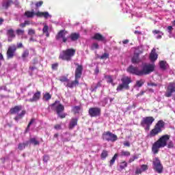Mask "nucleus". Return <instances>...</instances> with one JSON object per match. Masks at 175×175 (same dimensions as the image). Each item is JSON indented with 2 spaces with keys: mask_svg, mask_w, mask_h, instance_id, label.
<instances>
[{
  "mask_svg": "<svg viewBox=\"0 0 175 175\" xmlns=\"http://www.w3.org/2000/svg\"><path fill=\"white\" fill-rule=\"evenodd\" d=\"M51 107L52 108V110L56 111L59 118H65L66 117V113L61 114V113L65 110V107L64 105L61 104L59 101H55V103L51 105Z\"/></svg>",
  "mask_w": 175,
  "mask_h": 175,
  "instance_id": "obj_5",
  "label": "nucleus"
},
{
  "mask_svg": "<svg viewBox=\"0 0 175 175\" xmlns=\"http://www.w3.org/2000/svg\"><path fill=\"white\" fill-rule=\"evenodd\" d=\"M143 53L140 51L139 53H134L133 57L131 59L132 64H140L142 62V59H140L139 55Z\"/></svg>",
  "mask_w": 175,
  "mask_h": 175,
  "instance_id": "obj_16",
  "label": "nucleus"
},
{
  "mask_svg": "<svg viewBox=\"0 0 175 175\" xmlns=\"http://www.w3.org/2000/svg\"><path fill=\"white\" fill-rule=\"evenodd\" d=\"M77 66L75 69V81H68V83L66 85L67 88H74L79 85V79H81V75H83V66L79 64V63L75 64Z\"/></svg>",
  "mask_w": 175,
  "mask_h": 175,
  "instance_id": "obj_3",
  "label": "nucleus"
},
{
  "mask_svg": "<svg viewBox=\"0 0 175 175\" xmlns=\"http://www.w3.org/2000/svg\"><path fill=\"white\" fill-rule=\"evenodd\" d=\"M155 51H156L155 49H153L150 54V59L152 62H154V61H157V59H158V54H157V53Z\"/></svg>",
  "mask_w": 175,
  "mask_h": 175,
  "instance_id": "obj_22",
  "label": "nucleus"
},
{
  "mask_svg": "<svg viewBox=\"0 0 175 175\" xmlns=\"http://www.w3.org/2000/svg\"><path fill=\"white\" fill-rule=\"evenodd\" d=\"M35 33H36V31H35V29H28L27 34L29 35V36H32L33 35H35Z\"/></svg>",
  "mask_w": 175,
  "mask_h": 175,
  "instance_id": "obj_42",
  "label": "nucleus"
},
{
  "mask_svg": "<svg viewBox=\"0 0 175 175\" xmlns=\"http://www.w3.org/2000/svg\"><path fill=\"white\" fill-rule=\"evenodd\" d=\"M122 83L119 84L116 88V91L120 92V91H122L123 90H126L128 91L130 88L129 84L132 83V79L129 77H124L121 78Z\"/></svg>",
  "mask_w": 175,
  "mask_h": 175,
  "instance_id": "obj_6",
  "label": "nucleus"
},
{
  "mask_svg": "<svg viewBox=\"0 0 175 175\" xmlns=\"http://www.w3.org/2000/svg\"><path fill=\"white\" fill-rule=\"evenodd\" d=\"M159 66H160L161 69H162L163 70H166V69L167 68V63L163 60H161L159 62Z\"/></svg>",
  "mask_w": 175,
  "mask_h": 175,
  "instance_id": "obj_29",
  "label": "nucleus"
},
{
  "mask_svg": "<svg viewBox=\"0 0 175 175\" xmlns=\"http://www.w3.org/2000/svg\"><path fill=\"white\" fill-rule=\"evenodd\" d=\"M95 75H98L99 73V67H96L95 70H94Z\"/></svg>",
  "mask_w": 175,
  "mask_h": 175,
  "instance_id": "obj_57",
  "label": "nucleus"
},
{
  "mask_svg": "<svg viewBox=\"0 0 175 175\" xmlns=\"http://www.w3.org/2000/svg\"><path fill=\"white\" fill-rule=\"evenodd\" d=\"M43 162H44L45 163H47V162H49V161H50V156L45 154L43 156V159H42Z\"/></svg>",
  "mask_w": 175,
  "mask_h": 175,
  "instance_id": "obj_44",
  "label": "nucleus"
},
{
  "mask_svg": "<svg viewBox=\"0 0 175 175\" xmlns=\"http://www.w3.org/2000/svg\"><path fill=\"white\" fill-rule=\"evenodd\" d=\"M105 79L107 80V83L108 84H110L111 83H113V77L111 75H105Z\"/></svg>",
  "mask_w": 175,
  "mask_h": 175,
  "instance_id": "obj_35",
  "label": "nucleus"
},
{
  "mask_svg": "<svg viewBox=\"0 0 175 175\" xmlns=\"http://www.w3.org/2000/svg\"><path fill=\"white\" fill-rule=\"evenodd\" d=\"M24 16L27 17V18H32L35 16H36V12L32 10L31 11H25Z\"/></svg>",
  "mask_w": 175,
  "mask_h": 175,
  "instance_id": "obj_25",
  "label": "nucleus"
},
{
  "mask_svg": "<svg viewBox=\"0 0 175 175\" xmlns=\"http://www.w3.org/2000/svg\"><path fill=\"white\" fill-rule=\"evenodd\" d=\"M29 55V50L25 49L23 53H22V58L25 59Z\"/></svg>",
  "mask_w": 175,
  "mask_h": 175,
  "instance_id": "obj_36",
  "label": "nucleus"
},
{
  "mask_svg": "<svg viewBox=\"0 0 175 175\" xmlns=\"http://www.w3.org/2000/svg\"><path fill=\"white\" fill-rule=\"evenodd\" d=\"M25 25H29V24H31V23L29 22V21H25Z\"/></svg>",
  "mask_w": 175,
  "mask_h": 175,
  "instance_id": "obj_63",
  "label": "nucleus"
},
{
  "mask_svg": "<svg viewBox=\"0 0 175 175\" xmlns=\"http://www.w3.org/2000/svg\"><path fill=\"white\" fill-rule=\"evenodd\" d=\"M152 167L153 170H154L156 173H159V174L163 173V165H162V163H161V160L159 157H155L153 159Z\"/></svg>",
  "mask_w": 175,
  "mask_h": 175,
  "instance_id": "obj_9",
  "label": "nucleus"
},
{
  "mask_svg": "<svg viewBox=\"0 0 175 175\" xmlns=\"http://www.w3.org/2000/svg\"><path fill=\"white\" fill-rule=\"evenodd\" d=\"M6 33L8 36V42H12V39H14V38H16V34L14 33V30L13 29H8Z\"/></svg>",
  "mask_w": 175,
  "mask_h": 175,
  "instance_id": "obj_21",
  "label": "nucleus"
},
{
  "mask_svg": "<svg viewBox=\"0 0 175 175\" xmlns=\"http://www.w3.org/2000/svg\"><path fill=\"white\" fill-rule=\"evenodd\" d=\"M148 85L150 87H157L158 85L155 83H148Z\"/></svg>",
  "mask_w": 175,
  "mask_h": 175,
  "instance_id": "obj_55",
  "label": "nucleus"
},
{
  "mask_svg": "<svg viewBox=\"0 0 175 175\" xmlns=\"http://www.w3.org/2000/svg\"><path fill=\"white\" fill-rule=\"evenodd\" d=\"M28 144H29V142H26L23 143H19L18 144V150L19 151H23V150H25V147L28 146Z\"/></svg>",
  "mask_w": 175,
  "mask_h": 175,
  "instance_id": "obj_27",
  "label": "nucleus"
},
{
  "mask_svg": "<svg viewBox=\"0 0 175 175\" xmlns=\"http://www.w3.org/2000/svg\"><path fill=\"white\" fill-rule=\"evenodd\" d=\"M44 100H50V99H51V94H50V93L46 92L44 94Z\"/></svg>",
  "mask_w": 175,
  "mask_h": 175,
  "instance_id": "obj_39",
  "label": "nucleus"
},
{
  "mask_svg": "<svg viewBox=\"0 0 175 175\" xmlns=\"http://www.w3.org/2000/svg\"><path fill=\"white\" fill-rule=\"evenodd\" d=\"M118 157V154H115L114 156L112 157L111 161H109L110 166H113L114 165V163L116 162V159H117V157Z\"/></svg>",
  "mask_w": 175,
  "mask_h": 175,
  "instance_id": "obj_37",
  "label": "nucleus"
},
{
  "mask_svg": "<svg viewBox=\"0 0 175 175\" xmlns=\"http://www.w3.org/2000/svg\"><path fill=\"white\" fill-rule=\"evenodd\" d=\"M142 173H143L142 168L136 167L135 174H142Z\"/></svg>",
  "mask_w": 175,
  "mask_h": 175,
  "instance_id": "obj_49",
  "label": "nucleus"
},
{
  "mask_svg": "<svg viewBox=\"0 0 175 175\" xmlns=\"http://www.w3.org/2000/svg\"><path fill=\"white\" fill-rule=\"evenodd\" d=\"M40 99V92L37 91L33 95V97L27 100V102H30V103H33V102H38Z\"/></svg>",
  "mask_w": 175,
  "mask_h": 175,
  "instance_id": "obj_20",
  "label": "nucleus"
},
{
  "mask_svg": "<svg viewBox=\"0 0 175 175\" xmlns=\"http://www.w3.org/2000/svg\"><path fill=\"white\" fill-rule=\"evenodd\" d=\"M58 63H55L51 65V68L53 69V70H57L58 69Z\"/></svg>",
  "mask_w": 175,
  "mask_h": 175,
  "instance_id": "obj_48",
  "label": "nucleus"
},
{
  "mask_svg": "<svg viewBox=\"0 0 175 175\" xmlns=\"http://www.w3.org/2000/svg\"><path fill=\"white\" fill-rule=\"evenodd\" d=\"M102 139L103 140H106V142H117L118 137H117L116 135L113 134V133L110 131H105L103 133L102 135Z\"/></svg>",
  "mask_w": 175,
  "mask_h": 175,
  "instance_id": "obj_10",
  "label": "nucleus"
},
{
  "mask_svg": "<svg viewBox=\"0 0 175 175\" xmlns=\"http://www.w3.org/2000/svg\"><path fill=\"white\" fill-rule=\"evenodd\" d=\"M152 32L153 33H156V34L161 33V31H159V30H153Z\"/></svg>",
  "mask_w": 175,
  "mask_h": 175,
  "instance_id": "obj_64",
  "label": "nucleus"
},
{
  "mask_svg": "<svg viewBox=\"0 0 175 175\" xmlns=\"http://www.w3.org/2000/svg\"><path fill=\"white\" fill-rule=\"evenodd\" d=\"M17 50L16 45H12L8 47L7 50V59H12L14 57V54Z\"/></svg>",
  "mask_w": 175,
  "mask_h": 175,
  "instance_id": "obj_14",
  "label": "nucleus"
},
{
  "mask_svg": "<svg viewBox=\"0 0 175 175\" xmlns=\"http://www.w3.org/2000/svg\"><path fill=\"white\" fill-rule=\"evenodd\" d=\"M29 143L31 144H33L34 146H39V144H40V142H39V141H38V139L35 137L30 138Z\"/></svg>",
  "mask_w": 175,
  "mask_h": 175,
  "instance_id": "obj_30",
  "label": "nucleus"
},
{
  "mask_svg": "<svg viewBox=\"0 0 175 175\" xmlns=\"http://www.w3.org/2000/svg\"><path fill=\"white\" fill-rule=\"evenodd\" d=\"M36 120L35 118H31L30 122H29L26 130H25V133H27V132H29V128H31V126L32 125V124H33V122H35Z\"/></svg>",
  "mask_w": 175,
  "mask_h": 175,
  "instance_id": "obj_33",
  "label": "nucleus"
},
{
  "mask_svg": "<svg viewBox=\"0 0 175 175\" xmlns=\"http://www.w3.org/2000/svg\"><path fill=\"white\" fill-rule=\"evenodd\" d=\"M168 32L169 33H172V31L173 30V27L172 26H168L167 27Z\"/></svg>",
  "mask_w": 175,
  "mask_h": 175,
  "instance_id": "obj_56",
  "label": "nucleus"
},
{
  "mask_svg": "<svg viewBox=\"0 0 175 175\" xmlns=\"http://www.w3.org/2000/svg\"><path fill=\"white\" fill-rule=\"evenodd\" d=\"M119 155L120 157H121V158H122L123 157H131V152L128 150H122L120 152Z\"/></svg>",
  "mask_w": 175,
  "mask_h": 175,
  "instance_id": "obj_28",
  "label": "nucleus"
},
{
  "mask_svg": "<svg viewBox=\"0 0 175 175\" xmlns=\"http://www.w3.org/2000/svg\"><path fill=\"white\" fill-rule=\"evenodd\" d=\"M135 159L133 158V157H132L131 158L129 159V163H132V162H134Z\"/></svg>",
  "mask_w": 175,
  "mask_h": 175,
  "instance_id": "obj_60",
  "label": "nucleus"
},
{
  "mask_svg": "<svg viewBox=\"0 0 175 175\" xmlns=\"http://www.w3.org/2000/svg\"><path fill=\"white\" fill-rule=\"evenodd\" d=\"M89 116L92 117H99L102 113V109L99 107H90L88 110Z\"/></svg>",
  "mask_w": 175,
  "mask_h": 175,
  "instance_id": "obj_12",
  "label": "nucleus"
},
{
  "mask_svg": "<svg viewBox=\"0 0 175 175\" xmlns=\"http://www.w3.org/2000/svg\"><path fill=\"white\" fill-rule=\"evenodd\" d=\"M23 47V43L20 42L17 44V49H21Z\"/></svg>",
  "mask_w": 175,
  "mask_h": 175,
  "instance_id": "obj_59",
  "label": "nucleus"
},
{
  "mask_svg": "<svg viewBox=\"0 0 175 175\" xmlns=\"http://www.w3.org/2000/svg\"><path fill=\"white\" fill-rule=\"evenodd\" d=\"M59 80V81H62V83H67V84L69 83V79L65 76L60 77Z\"/></svg>",
  "mask_w": 175,
  "mask_h": 175,
  "instance_id": "obj_38",
  "label": "nucleus"
},
{
  "mask_svg": "<svg viewBox=\"0 0 175 175\" xmlns=\"http://www.w3.org/2000/svg\"><path fill=\"white\" fill-rule=\"evenodd\" d=\"M127 166H128V163H126V161H123L120 163V169H122V170L125 169V167H127Z\"/></svg>",
  "mask_w": 175,
  "mask_h": 175,
  "instance_id": "obj_43",
  "label": "nucleus"
},
{
  "mask_svg": "<svg viewBox=\"0 0 175 175\" xmlns=\"http://www.w3.org/2000/svg\"><path fill=\"white\" fill-rule=\"evenodd\" d=\"M170 135H162L157 141H156L152 146V152L155 155L159 152V148L167 147V148H174V144L173 141H170ZM167 142H169L167 143Z\"/></svg>",
  "mask_w": 175,
  "mask_h": 175,
  "instance_id": "obj_1",
  "label": "nucleus"
},
{
  "mask_svg": "<svg viewBox=\"0 0 175 175\" xmlns=\"http://www.w3.org/2000/svg\"><path fill=\"white\" fill-rule=\"evenodd\" d=\"M54 129H55L56 131H59L62 129V126H61V124H55L54 126Z\"/></svg>",
  "mask_w": 175,
  "mask_h": 175,
  "instance_id": "obj_50",
  "label": "nucleus"
},
{
  "mask_svg": "<svg viewBox=\"0 0 175 175\" xmlns=\"http://www.w3.org/2000/svg\"><path fill=\"white\" fill-rule=\"evenodd\" d=\"M142 95H144V92H141L140 93L137 94V96H142Z\"/></svg>",
  "mask_w": 175,
  "mask_h": 175,
  "instance_id": "obj_62",
  "label": "nucleus"
},
{
  "mask_svg": "<svg viewBox=\"0 0 175 175\" xmlns=\"http://www.w3.org/2000/svg\"><path fill=\"white\" fill-rule=\"evenodd\" d=\"M75 54L76 49L73 48L67 49L62 51L59 54V59H62V61H67V62H69V61H72V58L75 57Z\"/></svg>",
  "mask_w": 175,
  "mask_h": 175,
  "instance_id": "obj_4",
  "label": "nucleus"
},
{
  "mask_svg": "<svg viewBox=\"0 0 175 175\" xmlns=\"http://www.w3.org/2000/svg\"><path fill=\"white\" fill-rule=\"evenodd\" d=\"M21 110H23V106L16 105L10 109L9 113L11 115L18 114V112L21 111Z\"/></svg>",
  "mask_w": 175,
  "mask_h": 175,
  "instance_id": "obj_18",
  "label": "nucleus"
},
{
  "mask_svg": "<svg viewBox=\"0 0 175 175\" xmlns=\"http://www.w3.org/2000/svg\"><path fill=\"white\" fill-rule=\"evenodd\" d=\"M155 66L154 64H148L142 66V68L140 70L139 67L134 66L133 65H130L127 69L126 72L130 73V75H135V76H147L150 75L152 72H154Z\"/></svg>",
  "mask_w": 175,
  "mask_h": 175,
  "instance_id": "obj_2",
  "label": "nucleus"
},
{
  "mask_svg": "<svg viewBox=\"0 0 175 175\" xmlns=\"http://www.w3.org/2000/svg\"><path fill=\"white\" fill-rule=\"evenodd\" d=\"M109 157V152L106 150H103L100 154L101 159H105Z\"/></svg>",
  "mask_w": 175,
  "mask_h": 175,
  "instance_id": "obj_32",
  "label": "nucleus"
},
{
  "mask_svg": "<svg viewBox=\"0 0 175 175\" xmlns=\"http://www.w3.org/2000/svg\"><path fill=\"white\" fill-rule=\"evenodd\" d=\"M165 126V122L163 120H159L155 124L153 129L150 132V137H154L157 135H159L162 132V128Z\"/></svg>",
  "mask_w": 175,
  "mask_h": 175,
  "instance_id": "obj_7",
  "label": "nucleus"
},
{
  "mask_svg": "<svg viewBox=\"0 0 175 175\" xmlns=\"http://www.w3.org/2000/svg\"><path fill=\"white\" fill-rule=\"evenodd\" d=\"M68 38H70L71 42H76V40H79V39H80V33H72Z\"/></svg>",
  "mask_w": 175,
  "mask_h": 175,
  "instance_id": "obj_23",
  "label": "nucleus"
},
{
  "mask_svg": "<svg viewBox=\"0 0 175 175\" xmlns=\"http://www.w3.org/2000/svg\"><path fill=\"white\" fill-rule=\"evenodd\" d=\"M14 2L13 0H3L1 3L3 9L5 10H8L12 5H13Z\"/></svg>",
  "mask_w": 175,
  "mask_h": 175,
  "instance_id": "obj_19",
  "label": "nucleus"
},
{
  "mask_svg": "<svg viewBox=\"0 0 175 175\" xmlns=\"http://www.w3.org/2000/svg\"><path fill=\"white\" fill-rule=\"evenodd\" d=\"M77 122H79V118H72L68 124V129H75V126H77Z\"/></svg>",
  "mask_w": 175,
  "mask_h": 175,
  "instance_id": "obj_17",
  "label": "nucleus"
},
{
  "mask_svg": "<svg viewBox=\"0 0 175 175\" xmlns=\"http://www.w3.org/2000/svg\"><path fill=\"white\" fill-rule=\"evenodd\" d=\"M102 87V81H98L96 85L94 86V88L91 89V92H96V90H98V88Z\"/></svg>",
  "mask_w": 175,
  "mask_h": 175,
  "instance_id": "obj_31",
  "label": "nucleus"
},
{
  "mask_svg": "<svg viewBox=\"0 0 175 175\" xmlns=\"http://www.w3.org/2000/svg\"><path fill=\"white\" fill-rule=\"evenodd\" d=\"M19 27H21V28H25L27 26H26V25H25V23L24 22L23 23H21L19 25Z\"/></svg>",
  "mask_w": 175,
  "mask_h": 175,
  "instance_id": "obj_58",
  "label": "nucleus"
},
{
  "mask_svg": "<svg viewBox=\"0 0 175 175\" xmlns=\"http://www.w3.org/2000/svg\"><path fill=\"white\" fill-rule=\"evenodd\" d=\"M67 33L66 30H60L55 36L56 40H61L62 39L63 43H66L68 42V38H66Z\"/></svg>",
  "mask_w": 175,
  "mask_h": 175,
  "instance_id": "obj_13",
  "label": "nucleus"
},
{
  "mask_svg": "<svg viewBox=\"0 0 175 175\" xmlns=\"http://www.w3.org/2000/svg\"><path fill=\"white\" fill-rule=\"evenodd\" d=\"M155 121V118L152 116H146L145 118H143L140 125L143 128H144L145 131H150V128H151V126L152 125V122Z\"/></svg>",
  "mask_w": 175,
  "mask_h": 175,
  "instance_id": "obj_8",
  "label": "nucleus"
},
{
  "mask_svg": "<svg viewBox=\"0 0 175 175\" xmlns=\"http://www.w3.org/2000/svg\"><path fill=\"white\" fill-rule=\"evenodd\" d=\"M92 48L93 49H99V44H98V43H93L92 45Z\"/></svg>",
  "mask_w": 175,
  "mask_h": 175,
  "instance_id": "obj_53",
  "label": "nucleus"
},
{
  "mask_svg": "<svg viewBox=\"0 0 175 175\" xmlns=\"http://www.w3.org/2000/svg\"><path fill=\"white\" fill-rule=\"evenodd\" d=\"M123 44H128L129 43V40H124L122 41Z\"/></svg>",
  "mask_w": 175,
  "mask_h": 175,
  "instance_id": "obj_61",
  "label": "nucleus"
},
{
  "mask_svg": "<svg viewBox=\"0 0 175 175\" xmlns=\"http://www.w3.org/2000/svg\"><path fill=\"white\" fill-rule=\"evenodd\" d=\"M80 110H81V106H75L72 108V111L75 114H79V113H80Z\"/></svg>",
  "mask_w": 175,
  "mask_h": 175,
  "instance_id": "obj_34",
  "label": "nucleus"
},
{
  "mask_svg": "<svg viewBox=\"0 0 175 175\" xmlns=\"http://www.w3.org/2000/svg\"><path fill=\"white\" fill-rule=\"evenodd\" d=\"M109 57V53H104L101 56L99 57L100 59H107Z\"/></svg>",
  "mask_w": 175,
  "mask_h": 175,
  "instance_id": "obj_40",
  "label": "nucleus"
},
{
  "mask_svg": "<svg viewBox=\"0 0 175 175\" xmlns=\"http://www.w3.org/2000/svg\"><path fill=\"white\" fill-rule=\"evenodd\" d=\"M42 32L43 33L49 32V26L47 25H44V27L42 28Z\"/></svg>",
  "mask_w": 175,
  "mask_h": 175,
  "instance_id": "obj_46",
  "label": "nucleus"
},
{
  "mask_svg": "<svg viewBox=\"0 0 175 175\" xmlns=\"http://www.w3.org/2000/svg\"><path fill=\"white\" fill-rule=\"evenodd\" d=\"M93 40H98V42H103V43H106L107 40H106V37L103 36V35L100 33H96L93 37H92Z\"/></svg>",
  "mask_w": 175,
  "mask_h": 175,
  "instance_id": "obj_15",
  "label": "nucleus"
},
{
  "mask_svg": "<svg viewBox=\"0 0 175 175\" xmlns=\"http://www.w3.org/2000/svg\"><path fill=\"white\" fill-rule=\"evenodd\" d=\"M123 144L125 147H131V144L128 141L124 142Z\"/></svg>",
  "mask_w": 175,
  "mask_h": 175,
  "instance_id": "obj_54",
  "label": "nucleus"
},
{
  "mask_svg": "<svg viewBox=\"0 0 175 175\" xmlns=\"http://www.w3.org/2000/svg\"><path fill=\"white\" fill-rule=\"evenodd\" d=\"M43 5V1H40L36 3V8H40Z\"/></svg>",
  "mask_w": 175,
  "mask_h": 175,
  "instance_id": "obj_51",
  "label": "nucleus"
},
{
  "mask_svg": "<svg viewBox=\"0 0 175 175\" xmlns=\"http://www.w3.org/2000/svg\"><path fill=\"white\" fill-rule=\"evenodd\" d=\"M36 16H37V17H44V18H49V17H50V14H49L48 12H36Z\"/></svg>",
  "mask_w": 175,
  "mask_h": 175,
  "instance_id": "obj_24",
  "label": "nucleus"
},
{
  "mask_svg": "<svg viewBox=\"0 0 175 175\" xmlns=\"http://www.w3.org/2000/svg\"><path fill=\"white\" fill-rule=\"evenodd\" d=\"M141 170H142V172H146V170H148V165L144 164L142 165Z\"/></svg>",
  "mask_w": 175,
  "mask_h": 175,
  "instance_id": "obj_47",
  "label": "nucleus"
},
{
  "mask_svg": "<svg viewBox=\"0 0 175 175\" xmlns=\"http://www.w3.org/2000/svg\"><path fill=\"white\" fill-rule=\"evenodd\" d=\"M38 69V68L36 66H29V70H31V75L32 73H33V70H36Z\"/></svg>",
  "mask_w": 175,
  "mask_h": 175,
  "instance_id": "obj_52",
  "label": "nucleus"
},
{
  "mask_svg": "<svg viewBox=\"0 0 175 175\" xmlns=\"http://www.w3.org/2000/svg\"><path fill=\"white\" fill-rule=\"evenodd\" d=\"M143 84H144V81H143L142 80L136 81V85H137L139 88L142 87Z\"/></svg>",
  "mask_w": 175,
  "mask_h": 175,
  "instance_id": "obj_45",
  "label": "nucleus"
},
{
  "mask_svg": "<svg viewBox=\"0 0 175 175\" xmlns=\"http://www.w3.org/2000/svg\"><path fill=\"white\" fill-rule=\"evenodd\" d=\"M175 92V82H171L167 87L165 96L166 98H170Z\"/></svg>",
  "mask_w": 175,
  "mask_h": 175,
  "instance_id": "obj_11",
  "label": "nucleus"
},
{
  "mask_svg": "<svg viewBox=\"0 0 175 175\" xmlns=\"http://www.w3.org/2000/svg\"><path fill=\"white\" fill-rule=\"evenodd\" d=\"M16 35H18V36H20L21 35H24L25 31H24V29H18L16 30Z\"/></svg>",
  "mask_w": 175,
  "mask_h": 175,
  "instance_id": "obj_41",
  "label": "nucleus"
},
{
  "mask_svg": "<svg viewBox=\"0 0 175 175\" xmlns=\"http://www.w3.org/2000/svg\"><path fill=\"white\" fill-rule=\"evenodd\" d=\"M27 114V111L23 110L21 113H18L16 116L14 118V120L16 122H18V120H21Z\"/></svg>",
  "mask_w": 175,
  "mask_h": 175,
  "instance_id": "obj_26",
  "label": "nucleus"
}]
</instances>
